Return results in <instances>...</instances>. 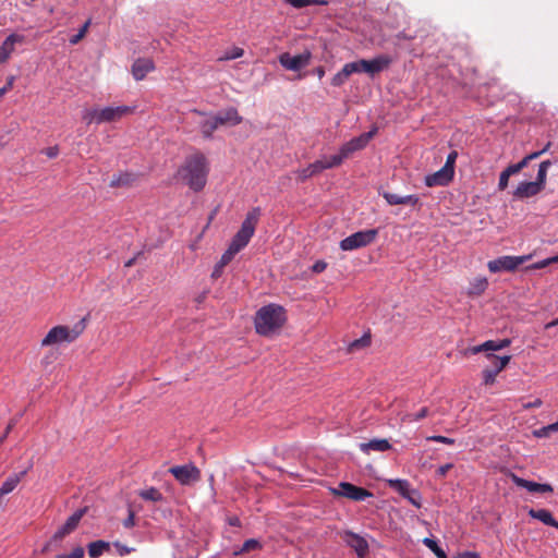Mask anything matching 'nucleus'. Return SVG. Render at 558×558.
I'll use <instances>...</instances> for the list:
<instances>
[{
    "mask_svg": "<svg viewBox=\"0 0 558 558\" xmlns=\"http://www.w3.org/2000/svg\"><path fill=\"white\" fill-rule=\"evenodd\" d=\"M392 59L387 54H380L372 60L361 59L359 61L349 62L350 65H354L356 69L354 73H367L371 76H374L381 71L389 68Z\"/></svg>",
    "mask_w": 558,
    "mask_h": 558,
    "instance_id": "nucleus-7",
    "label": "nucleus"
},
{
    "mask_svg": "<svg viewBox=\"0 0 558 558\" xmlns=\"http://www.w3.org/2000/svg\"><path fill=\"white\" fill-rule=\"evenodd\" d=\"M383 197L387 201L389 205H401L403 196L390 193V192H383Z\"/></svg>",
    "mask_w": 558,
    "mask_h": 558,
    "instance_id": "nucleus-40",
    "label": "nucleus"
},
{
    "mask_svg": "<svg viewBox=\"0 0 558 558\" xmlns=\"http://www.w3.org/2000/svg\"><path fill=\"white\" fill-rule=\"evenodd\" d=\"M551 427V424L548 425V426H545V427H542L541 429L538 430H535L534 432V435L536 437H545V436H548L550 432H556L555 428H550Z\"/></svg>",
    "mask_w": 558,
    "mask_h": 558,
    "instance_id": "nucleus-54",
    "label": "nucleus"
},
{
    "mask_svg": "<svg viewBox=\"0 0 558 558\" xmlns=\"http://www.w3.org/2000/svg\"><path fill=\"white\" fill-rule=\"evenodd\" d=\"M244 53V50L240 47H234L232 48L230 51H227L221 58L220 60H233V59H238V58H241Z\"/></svg>",
    "mask_w": 558,
    "mask_h": 558,
    "instance_id": "nucleus-41",
    "label": "nucleus"
},
{
    "mask_svg": "<svg viewBox=\"0 0 558 558\" xmlns=\"http://www.w3.org/2000/svg\"><path fill=\"white\" fill-rule=\"evenodd\" d=\"M84 548L81 546L75 547L69 555H58L57 558H83Z\"/></svg>",
    "mask_w": 558,
    "mask_h": 558,
    "instance_id": "nucleus-46",
    "label": "nucleus"
},
{
    "mask_svg": "<svg viewBox=\"0 0 558 558\" xmlns=\"http://www.w3.org/2000/svg\"><path fill=\"white\" fill-rule=\"evenodd\" d=\"M344 542L351 547L357 555L359 558H365L368 554L367 541L353 532H345Z\"/></svg>",
    "mask_w": 558,
    "mask_h": 558,
    "instance_id": "nucleus-15",
    "label": "nucleus"
},
{
    "mask_svg": "<svg viewBox=\"0 0 558 558\" xmlns=\"http://www.w3.org/2000/svg\"><path fill=\"white\" fill-rule=\"evenodd\" d=\"M17 423V418L14 417L12 420H10L8 426L5 427L4 429V433L2 434V436L0 437V445L3 444V441L7 439L8 435L10 434V432L13 429V427L15 426V424Z\"/></svg>",
    "mask_w": 558,
    "mask_h": 558,
    "instance_id": "nucleus-52",
    "label": "nucleus"
},
{
    "mask_svg": "<svg viewBox=\"0 0 558 558\" xmlns=\"http://www.w3.org/2000/svg\"><path fill=\"white\" fill-rule=\"evenodd\" d=\"M543 404V401L537 398L533 402L524 404L525 409L539 408Z\"/></svg>",
    "mask_w": 558,
    "mask_h": 558,
    "instance_id": "nucleus-61",
    "label": "nucleus"
},
{
    "mask_svg": "<svg viewBox=\"0 0 558 558\" xmlns=\"http://www.w3.org/2000/svg\"><path fill=\"white\" fill-rule=\"evenodd\" d=\"M360 448L363 452L375 451H387L391 448V445L387 439H372L368 442H362Z\"/></svg>",
    "mask_w": 558,
    "mask_h": 558,
    "instance_id": "nucleus-24",
    "label": "nucleus"
},
{
    "mask_svg": "<svg viewBox=\"0 0 558 558\" xmlns=\"http://www.w3.org/2000/svg\"><path fill=\"white\" fill-rule=\"evenodd\" d=\"M423 544L427 548H429L437 556V558H447L446 553L438 546V544L435 539L425 537L423 539Z\"/></svg>",
    "mask_w": 558,
    "mask_h": 558,
    "instance_id": "nucleus-36",
    "label": "nucleus"
},
{
    "mask_svg": "<svg viewBox=\"0 0 558 558\" xmlns=\"http://www.w3.org/2000/svg\"><path fill=\"white\" fill-rule=\"evenodd\" d=\"M387 484L390 488L397 490L402 497H408L411 492L409 482L405 480H388Z\"/></svg>",
    "mask_w": 558,
    "mask_h": 558,
    "instance_id": "nucleus-30",
    "label": "nucleus"
},
{
    "mask_svg": "<svg viewBox=\"0 0 558 558\" xmlns=\"http://www.w3.org/2000/svg\"><path fill=\"white\" fill-rule=\"evenodd\" d=\"M550 165H551V162L549 160H545V161L541 162V165L538 167L536 181H534V182L538 183V186L542 189H544V185L546 182L547 169Z\"/></svg>",
    "mask_w": 558,
    "mask_h": 558,
    "instance_id": "nucleus-35",
    "label": "nucleus"
},
{
    "mask_svg": "<svg viewBox=\"0 0 558 558\" xmlns=\"http://www.w3.org/2000/svg\"><path fill=\"white\" fill-rule=\"evenodd\" d=\"M135 525V512L134 510L130 507L129 508V515L126 519L123 520V526L126 527V529H131Z\"/></svg>",
    "mask_w": 558,
    "mask_h": 558,
    "instance_id": "nucleus-50",
    "label": "nucleus"
},
{
    "mask_svg": "<svg viewBox=\"0 0 558 558\" xmlns=\"http://www.w3.org/2000/svg\"><path fill=\"white\" fill-rule=\"evenodd\" d=\"M23 39L24 37L17 34H11L8 36L0 46V56L7 61L14 50V45L16 43H22Z\"/></svg>",
    "mask_w": 558,
    "mask_h": 558,
    "instance_id": "nucleus-23",
    "label": "nucleus"
},
{
    "mask_svg": "<svg viewBox=\"0 0 558 558\" xmlns=\"http://www.w3.org/2000/svg\"><path fill=\"white\" fill-rule=\"evenodd\" d=\"M453 468L452 463H447L437 469V475L440 477L446 476L447 472Z\"/></svg>",
    "mask_w": 558,
    "mask_h": 558,
    "instance_id": "nucleus-57",
    "label": "nucleus"
},
{
    "mask_svg": "<svg viewBox=\"0 0 558 558\" xmlns=\"http://www.w3.org/2000/svg\"><path fill=\"white\" fill-rule=\"evenodd\" d=\"M33 468V463L28 465L27 469L24 471L12 474L9 476L1 485L0 487V498L7 494H10L15 489V487L19 485V483L22 481V478L27 474V472Z\"/></svg>",
    "mask_w": 558,
    "mask_h": 558,
    "instance_id": "nucleus-19",
    "label": "nucleus"
},
{
    "mask_svg": "<svg viewBox=\"0 0 558 558\" xmlns=\"http://www.w3.org/2000/svg\"><path fill=\"white\" fill-rule=\"evenodd\" d=\"M356 69L354 65H350L349 63H345L343 68L333 75L331 78V85L332 86H341L343 85L347 80L354 73Z\"/></svg>",
    "mask_w": 558,
    "mask_h": 558,
    "instance_id": "nucleus-26",
    "label": "nucleus"
},
{
    "mask_svg": "<svg viewBox=\"0 0 558 558\" xmlns=\"http://www.w3.org/2000/svg\"><path fill=\"white\" fill-rule=\"evenodd\" d=\"M87 548L90 558H98L104 554L105 550H109L110 544L100 539L89 543Z\"/></svg>",
    "mask_w": 558,
    "mask_h": 558,
    "instance_id": "nucleus-29",
    "label": "nucleus"
},
{
    "mask_svg": "<svg viewBox=\"0 0 558 558\" xmlns=\"http://www.w3.org/2000/svg\"><path fill=\"white\" fill-rule=\"evenodd\" d=\"M366 142H345L338 154L330 157H323L319 160L308 165L306 168L298 170V178L300 181H305L322 171L340 166L343 160L350 158L353 153L362 150Z\"/></svg>",
    "mask_w": 558,
    "mask_h": 558,
    "instance_id": "nucleus-3",
    "label": "nucleus"
},
{
    "mask_svg": "<svg viewBox=\"0 0 558 558\" xmlns=\"http://www.w3.org/2000/svg\"><path fill=\"white\" fill-rule=\"evenodd\" d=\"M259 207H254L246 214L245 219L241 225V228L232 238L231 243L227 251L222 254L219 260V268H225L233 259L235 254H238L242 248H244L248 244L251 238L254 235L256 226L259 221Z\"/></svg>",
    "mask_w": 558,
    "mask_h": 558,
    "instance_id": "nucleus-2",
    "label": "nucleus"
},
{
    "mask_svg": "<svg viewBox=\"0 0 558 558\" xmlns=\"http://www.w3.org/2000/svg\"><path fill=\"white\" fill-rule=\"evenodd\" d=\"M169 472L182 485H189L191 483L197 482L201 478V471L193 464L172 466Z\"/></svg>",
    "mask_w": 558,
    "mask_h": 558,
    "instance_id": "nucleus-12",
    "label": "nucleus"
},
{
    "mask_svg": "<svg viewBox=\"0 0 558 558\" xmlns=\"http://www.w3.org/2000/svg\"><path fill=\"white\" fill-rule=\"evenodd\" d=\"M88 507L81 508L76 510L72 515H70L66 521L65 525H68L73 531L77 527L81 519L87 513Z\"/></svg>",
    "mask_w": 558,
    "mask_h": 558,
    "instance_id": "nucleus-32",
    "label": "nucleus"
},
{
    "mask_svg": "<svg viewBox=\"0 0 558 558\" xmlns=\"http://www.w3.org/2000/svg\"><path fill=\"white\" fill-rule=\"evenodd\" d=\"M486 359L489 360L490 362L498 363V368L486 367L482 372L483 383H484V385L488 386V385H493L495 383L496 376L508 365V363L511 360V356L510 355L497 356L494 353H487Z\"/></svg>",
    "mask_w": 558,
    "mask_h": 558,
    "instance_id": "nucleus-13",
    "label": "nucleus"
},
{
    "mask_svg": "<svg viewBox=\"0 0 558 558\" xmlns=\"http://www.w3.org/2000/svg\"><path fill=\"white\" fill-rule=\"evenodd\" d=\"M73 530L63 524L52 536L51 541H61L63 537L72 533Z\"/></svg>",
    "mask_w": 558,
    "mask_h": 558,
    "instance_id": "nucleus-43",
    "label": "nucleus"
},
{
    "mask_svg": "<svg viewBox=\"0 0 558 558\" xmlns=\"http://www.w3.org/2000/svg\"><path fill=\"white\" fill-rule=\"evenodd\" d=\"M505 171H506V173H507L508 175H512V174H515V173L520 172L519 167H518V165H517V163L508 166V167L505 169Z\"/></svg>",
    "mask_w": 558,
    "mask_h": 558,
    "instance_id": "nucleus-59",
    "label": "nucleus"
},
{
    "mask_svg": "<svg viewBox=\"0 0 558 558\" xmlns=\"http://www.w3.org/2000/svg\"><path fill=\"white\" fill-rule=\"evenodd\" d=\"M372 343L371 332H365L361 338L353 340L348 345V352L353 353L355 351L368 348Z\"/></svg>",
    "mask_w": 558,
    "mask_h": 558,
    "instance_id": "nucleus-28",
    "label": "nucleus"
},
{
    "mask_svg": "<svg viewBox=\"0 0 558 558\" xmlns=\"http://www.w3.org/2000/svg\"><path fill=\"white\" fill-rule=\"evenodd\" d=\"M531 258V255L524 256H502L493 260H489L487 267L492 272H499L502 270L513 271L520 265Z\"/></svg>",
    "mask_w": 558,
    "mask_h": 558,
    "instance_id": "nucleus-10",
    "label": "nucleus"
},
{
    "mask_svg": "<svg viewBox=\"0 0 558 558\" xmlns=\"http://www.w3.org/2000/svg\"><path fill=\"white\" fill-rule=\"evenodd\" d=\"M286 3L292 5L295 9H302L308 5H326V0H284Z\"/></svg>",
    "mask_w": 558,
    "mask_h": 558,
    "instance_id": "nucleus-33",
    "label": "nucleus"
},
{
    "mask_svg": "<svg viewBox=\"0 0 558 558\" xmlns=\"http://www.w3.org/2000/svg\"><path fill=\"white\" fill-rule=\"evenodd\" d=\"M222 269H223V268H219V262H218V263L216 264V266H215V268H214L213 272H211V277H213L214 279L219 278V277L221 276V274H222Z\"/></svg>",
    "mask_w": 558,
    "mask_h": 558,
    "instance_id": "nucleus-63",
    "label": "nucleus"
},
{
    "mask_svg": "<svg viewBox=\"0 0 558 558\" xmlns=\"http://www.w3.org/2000/svg\"><path fill=\"white\" fill-rule=\"evenodd\" d=\"M136 181V175L130 172L114 174L109 183L110 187H130Z\"/></svg>",
    "mask_w": 558,
    "mask_h": 558,
    "instance_id": "nucleus-22",
    "label": "nucleus"
},
{
    "mask_svg": "<svg viewBox=\"0 0 558 558\" xmlns=\"http://www.w3.org/2000/svg\"><path fill=\"white\" fill-rule=\"evenodd\" d=\"M85 318L76 323L73 328H69L64 325H58L52 327L48 333L41 340V347H49L54 344H60L63 342H73L76 340L80 335L84 331L86 324Z\"/></svg>",
    "mask_w": 558,
    "mask_h": 558,
    "instance_id": "nucleus-5",
    "label": "nucleus"
},
{
    "mask_svg": "<svg viewBox=\"0 0 558 558\" xmlns=\"http://www.w3.org/2000/svg\"><path fill=\"white\" fill-rule=\"evenodd\" d=\"M488 287L486 277H477L470 282V287L466 291L469 296H478L485 292Z\"/></svg>",
    "mask_w": 558,
    "mask_h": 558,
    "instance_id": "nucleus-25",
    "label": "nucleus"
},
{
    "mask_svg": "<svg viewBox=\"0 0 558 558\" xmlns=\"http://www.w3.org/2000/svg\"><path fill=\"white\" fill-rule=\"evenodd\" d=\"M512 482L522 488L527 489L531 493H553L554 488L550 484H539L536 482L524 480L514 473L510 474Z\"/></svg>",
    "mask_w": 558,
    "mask_h": 558,
    "instance_id": "nucleus-16",
    "label": "nucleus"
},
{
    "mask_svg": "<svg viewBox=\"0 0 558 558\" xmlns=\"http://www.w3.org/2000/svg\"><path fill=\"white\" fill-rule=\"evenodd\" d=\"M426 440L441 442V444H446V445H453L456 442L453 438H449V437L440 436V435L428 436V437H426Z\"/></svg>",
    "mask_w": 558,
    "mask_h": 558,
    "instance_id": "nucleus-45",
    "label": "nucleus"
},
{
    "mask_svg": "<svg viewBox=\"0 0 558 558\" xmlns=\"http://www.w3.org/2000/svg\"><path fill=\"white\" fill-rule=\"evenodd\" d=\"M418 197L416 195H405L403 196L401 205H416L418 203Z\"/></svg>",
    "mask_w": 558,
    "mask_h": 558,
    "instance_id": "nucleus-55",
    "label": "nucleus"
},
{
    "mask_svg": "<svg viewBox=\"0 0 558 558\" xmlns=\"http://www.w3.org/2000/svg\"><path fill=\"white\" fill-rule=\"evenodd\" d=\"M59 151H60L59 146L53 145V146L41 149L39 153L46 155L49 159H52L58 156Z\"/></svg>",
    "mask_w": 558,
    "mask_h": 558,
    "instance_id": "nucleus-49",
    "label": "nucleus"
},
{
    "mask_svg": "<svg viewBox=\"0 0 558 558\" xmlns=\"http://www.w3.org/2000/svg\"><path fill=\"white\" fill-rule=\"evenodd\" d=\"M377 229H368L355 232L340 242V248L343 251H352L360 247H364L374 242V240L377 236Z\"/></svg>",
    "mask_w": 558,
    "mask_h": 558,
    "instance_id": "nucleus-8",
    "label": "nucleus"
},
{
    "mask_svg": "<svg viewBox=\"0 0 558 558\" xmlns=\"http://www.w3.org/2000/svg\"><path fill=\"white\" fill-rule=\"evenodd\" d=\"M461 558H481L475 551H464L460 555Z\"/></svg>",
    "mask_w": 558,
    "mask_h": 558,
    "instance_id": "nucleus-64",
    "label": "nucleus"
},
{
    "mask_svg": "<svg viewBox=\"0 0 558 558\" xmlns=\"http://www.w3.org/2000/svg\"><path fill=\"white\" fill-rule=\"evenodd\" d=\"M209 163L204 154L196 151L189 155L179 167L175 177L193 192H201L207 183Z\"/></svg>",
    "mask_w": 558,
    "mask_h": 558,
    "instance_id": "nucleus-1",
    "label": "nucleus"
},
{
    "mask_svg": "<svg viewBox=\"0 0 558 558\" xmlns=\"http://www.w3.org/2000/svg\"><path fill=\"white\" fill-rule=\"evenodd\" d=\"M133 111L134 108L129 106L95 108L87 110L83 116V120L88 124L110 123L119 121L123 117L133 113Z\"/></svg>",
    "mask_w": 558,
    "mask_h": 558,
    "instance_id": "nucleus-6",
    "label": "nucleus"
},
{
    "mask_svg": "<svg viewBox=\"0 0 558 558\" xmlns=\"http://www.w3.org/2000/svg\"><path fill=\"white\" fill-rule=\"evenodd\" d=\"M262 547L260 543L255 538H250L245 541L239 553H248L251 550L259 549Z\"/></svg>",
    "mask_w": 558,
    "mask_h": 558,
    "instance_id": "nucleus-38",
    "label": "nucleus"
},
{
    "mask_svg": "<svg viewBox=\"0 0 558 558\" xmlns=\"http://www.w3.org/2000/svg\"><path fill=\"white\" fill-rule=\"evenodd\" d=\"M214 116V123H217L218 126H232L241 123L242 117L239 114L238 110L233 107L227 108L225 110L218 111Z\"/></svg>",
    "mask_w": 558,
    "mask_h": 558,
    "instance_id": "nucleus-14",
    "label": "nucleus"
},
{
    "mask_svg": "<svg viewBox=\"0 0 558 558\" xmlns=\"http://www.w3.org/2000/svg\"><path fill=\"white\" fill-rule=\"evenodd\" d=\"M510 343H511V340L508 338L499 340V341L488 340L480 345L472 347L469 351L472 354H477L483 351H497V350H501L504 348L509 347Z\"/></svg>",
    "mask_w": 558,
    "mask_h": 558,
    "instance_id": "nucleus-20",
    "label": "nucleus"
},
{
    "mask_svg": "<svg viewBox=\"0 0 558 558\" xmlns=\"http://www.w3.org/2000/svg\"><path fill=\"white\" fill-rule=\"evenodd\" d=\"M332 494L354 501H362L366 498L373 497V493L368 489L353 485L349 482H341L337 488L332 489Z\"/></svg>",
    "mask_w": 558,
    "mask_h": 558,
    "instance_id": "nucleus-9",
    "label": "nucleus"
},
{
    "mask_svg": "<svg viewBox=\"0 0 558 558\" xmlns=\"http://www.w3.org/2000/svg\"><path fill=\"white\" fill-rule=\"evenodd\" d=\"M458 157V153L456 150H452L448 156H447V160H446V163H445V168H448L451 173H454V162H456V159Z\"/></svg>",
    "mask_w": 558,
    "mask_h": 558,
    "instance_id": "nucleus-47",
    "label": "nucleus"
},
{
    "mask_svg": "<svg viewBox=\"0 0 558 558\" xmlns=\"http://www.w3.org/2000/svg\"><path fill=\"white\" fill-rule=\"evenodd\" d=\"M413 506L420 508L421 507V496L420 493L416 489H411V492L408 494V497H405Z\"/></svg>",
    "mask_w": 558,
    "mask_h": 558,
    "instance_id": "nucleus-48",
    "label": "nucleus"
},
{
    "mask_svg": "<svg viewBox=\"0 0 558 558\" xmlns=\"http://www.w3.org/2000/svg\"><path fill=\"white\" fill-rule=\"evenodd\" d=\"M509 178H510V175H508L505 170L500 173L499 183H498L499 190L502 191L508 186Z\"/></svg>",
    "mask_w": 558,
    "mask_h": 558,
    "instance_id": "nucleus-53",
    "label": "nucleus"
},
{
    "mask_svg": "<svg viewBox=\"0 0 558 558\" xmlns=\"http://www.w3.org/2000/svg\"><path fill=\"white\" fill-rule=\"evenodd\" d=\"M543 189L538 186V183L533 182H521L513 192V195L518 198H526L537 195Z\"/></svg>",
    "mask_w": 558,
    "mask_h": 558,
    "instance_id": "nucleus-21",
    "label": "nucleus"
},
{
    "mask_svg": "<svg viewBox=\"0 0 558 558\" xmlns=\"http://www.w3.org/2000/svg\"><path fill=\"white\" fill-rule=\"evenodd\" d=\"M529 515L533 519L539 520L544 524L548 526H553L555 519L551 514V512L547 509H530Z\"/></svg>",
    "mask_w": 558,
    "mask_h": 558,
    "instance_id": "nucleus-27",
    "label": "nucleus"
},
{
    "mask_svg": "<svg viewBox=\"0 0 558 558\" xmlns=\"http://www.w3.org/2000/svg\"><path fill=\"white\" fill-rule=\"evenodd\" d=\"M14 82H15V76L11 75L8 77L5 85L0 88V98L2 96H4L10 89L13 88Z\"/></svg>",
    "mask_w": 558,
    "mask_h": 558,
    "instance_id": "nucleus-51",
    "label": "nucleus"
},
{
    "mask_svg": "<svg viewBox=\"0 0 558 558\" xmlns=\"http://www.w3.org/2000/svg\"><path fill=\"white\" fill-rule=\"evenodd\" d=\"M327 267V263H325L324 260H317L313 266H312V270L314 272H323Z\"/></svg>",
    "mask_w": 558,
    "mask_h": 558,
    "instance_id": "nucleus-56",
    "label": "nucleus"
},
{
    "mask_svg": "<svg viewBox=\"0 0 558 558\" xmlns=\"http://www.w3.org/2000/svg\"><path fill=\"white\" fill-rule=\"evenodd\" d=\"M143 255V252H138L134 257L130 258L128 262H125L124 266L126 268H130L132 267L133 265H135L137 258Z\"/></svg>",
    "mask_w": 558,
    "mask_h": 558,
    "instance_id": "nucleus-62",
    "label": "nucleus"
},
{
    "mask_svg": "<svg viewBox=\"0 0 558 558\" xmlns=\"http://www.w3.org/2000/svg\"><path fill=\"white\" fill-rule=\"evenodd\" d=\"M89 26V21H87L82 28L78 31V33L70 38V43L72 45L77 44L86 34Z\"/></svg>",
    "mask_w": 558,
    "mask_h": 558,
    "instance_id": "nucleus-44",
    "label": "nucleus"
},
{
    "mask_svg": "<svg viewBox=\"0 0 558 558\" xmlns=\"http://www.w3.org/2000/svg\"><path fill=\"white\" fill-rule=\"evenodd\" d=\"M428 414H429L428 408L424 407L416 414H410V413L404 414L401 420H402V422L410 423V422H414V421H420V420L426 417Z\"/></svg>",
    "mask_w": 558,
    "mask_h": 558,
    "instance_id": "nucleus-37",
    "label": "nucleus"
},
{
    "mask_svg": "<svg viewBox=\"0 0 558 558\" xmlns=\"http://www.w3.org/2000/svg\"><path fill=\"white\" fill-rule=\"evenodd\" d=\"M73 530L63 524L52 536L51 541H61L63 537L72 533Z\"/></svg>",
    "mask_w": 558,
    "mask_h": 558,
    "instance_id": "nucleus-42",
    "label": "nucleus"
},
{
    "mask_svg": "<svg viewBox=\"0 0 558 558\" xmlns=\"http://www.w3.org/2000/svg\"><path fill=\"white\" fill-rule=\"evenodd\" d=\"M549 145H550V142H548V144L546 145V147H545V148H543L542 150L534 151V153H532V154L527 155V156H526V157H527V159L533 160V159L537 158L538 156H541L544 151H546V150L548 149Z\"/></svg>",
    "mask_w": 558,
    "mask_h": 558,
    "instance_id": "nucleus-58",
    "label": "nucleus"
},
{
    "mask_svg": "<svg viewBox=\"0 0 558 558\" xmlns=\"http://www.w3.org/2000/svg\"><path fill=\"white\" fill-rule=\"evenodd\" d=\"M114 546L118 548L120 555H125L131 551L130 548H128L125 545H122L120 543H114Z\"/></svg>",
    "mask_w": 558,
    "mask_h": 558,
    "instance_id": "nucleus-60",
    "label": "nucleus"
},
{
    "mask_svg": "<svg viewBox=\"0 0 558 558\" xmlns=\"http://www.w3.org/2000/svg\"><path fill=\"white\" fill-rule=\"evenodd\" d=\"M138 496L144 500L154 501V502H158L163 499L162 494L155 487L140 490Z\"/></svg>",
    "mask_w": 558,
    "mask_h": 558,
    "instance_id": "nucleus-31",
    "label": "nucleus"
},
{
    "mask_svg": "<svg viewBox=\"0 0 558 558\" xmlns=\"http://www.w3.org/2000/svg\"><path fill=\"white\" fill-rule=\"evenodd\" d=\"M311 58L312 53L308 50L296 56L284 52L279 56V62L287 70L300 71L310 64Z\"/></svg>",
    "mask_w": 558,
    "mask_h": 558,
    "instance_id": "nucleus-11",
    "label": "nucleus"
},
{
    "mask_svg": "<svg viewBox=\"0 0 558 558\" xmlns=\"http://www.w3.org/2000/svg\"><path fill=\"white\" fill-rule=\"evenodd\" d=\"M154 61L149 58H140L132 65V74L136 81H142L145 76L154 71Z\"/></svg>",
    "mask_w": 558,
    "mask_h": 558,
    "instance_id": "nucleus-17",
    "label": "nucleus"
},
{
    "mask_svg": "<svg viewBox=\"0 0 558 558\" xmlns=\"http://www.w3.org/2000/svg\"><path fill=\"white\" fill-rule=\"evenodd\" d=\"M554 263H558V256L549 257L537 263H534L526 267V269H542Z\"/></svg>",
    "mask_w": 558,
    "mask_h": 558,
    "instance_id": "nucleus-39",
    "label": "nucleus"
},
{
    "mask_svg": "<svg viewBox=\"0 0 558 558\" xmlns=\"http://www.w3.org/2000/svg\"><path fill=\"white\" fill-rule=\"evenodd\" d=\"M219 126L217 123H214V116H208L201 124L202 133L205 137L211 136L215 130Z\"/></svg>",
    "mask_w": 558,
    "mask_h": 558,
    "instance_id": "nucleus-34",
    "label": "nucleus"
},
{
    "mask_svg": "<svg viewBox=\"0 0 558 558\" xmlns=\"http://www.w3.org/2000/svg\"><path fill=\"white\" fill-rule=\"evenodd\" d=\"M287 316L282 306L268 304L260 307L254 317L255 331L263 337L277 333L286 324Z\"/></svg>",
    "mask_w": 558,
    "mask_h": 558,
    "instance_id": "nucleus-4",
    "label": "nucleus"
},
{
    "mask_svg": "<svg viewBox=\"0 0 558 558\" xmlns=\"http://www.w3.org/2000/svg\"><path fill=\"white\" fill-rule=\"evenodd\" d=\"M453 174L454 173H451V171L448 168L442 167L435 173L427 175L425 178V184L427 186H445L452 181Z\"/></svg>",
    "mask_w": 558,
    "mask_h": 558,
    "instance_id": "nucleus-18",
    "label": "nucleus"
}]
</instances>
